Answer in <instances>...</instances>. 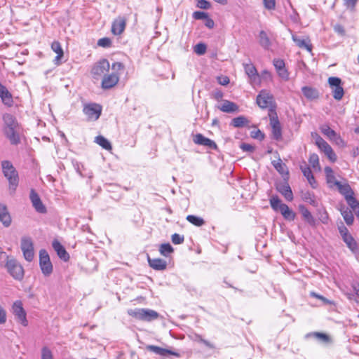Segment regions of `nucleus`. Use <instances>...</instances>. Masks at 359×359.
<instances>
[{
  "mask_svg": "<svg viewBox=\"0 0 359 359\" xmlns=\"http://www.w3.org/2000/svg\"><path fill=\"white\" fill-rule=\"evenodd\" d=\"M355 203H350L348 205L351 208L352 210L355 212L356 217L359 219V201L355 199Z\"/></svg>",
  "mask_w": 359,
  "mask_h": 359,
  "instance_id": "obj_55",
  "label": "nucleus"
},
{
  "mask_svg": "<svg viewBox=\"0 0 359 359\" xmlns=\"http://www.w3.org/2000/svg\"><path fill=\"white\" fill-rule=\"evenodd\" d=\"M338 229L342 238L350 235L348 229L344 225L343 223H341V225L338 226Z\"/></svg>",
  "mask_w": 359,
  "mask_h": 359,
  "instance_id": "obj_58",
  "label": "nucleus"
},
{
  "mask_svg": "<svg viewBox=\"0 0 359 359\" xmlns=\"http://www.w3.org/2000/svg\"><path fill=\"white\" fill-rule=\"evenodd\" d=\"M128 313L137 320L150 322L157 319L159 314L149 309H130Z\"/></svg>",
  "mask_w": 359,
  "mask_h": 359,
  "instance_id": "obj_2",
  "label": "nucleus"
},
{
  "mask_svg": "<svg viewBox=\"0 0 359 359\" xmlns=\"http://www.w3.org/2000/svg\"><path fill=\"white\" fill-rule=\"evenodd\" d=\"M51 48L55 53H57L55 60L56 61V63H57V61L63 57V50L58 41H53L51 44Z\"/></svg>",
  "mask_w": 359,
  "mask_h": 359,
  "instance_id": "obj_39",
  "label": "nucleus"
},
{
  "mask_svg": "<svg viewBox=\"0 0 359 359\" xmlns=\"http://www.w3.org/2000/svg\"><path fill=\"white\" fill-rule=\"evenodd\" d=\"M309 162L313 168L319 167V158L316 154H312L309 156Z\"/></svg>",
  "mask_w": 359,
  "mask_h": 359,
  "instance_id": "obj_50",
  "label": "nucleus"
},
{
  "mask_svg": "<svg viewBox=\"0 0 359 359\" xmlns=\"http://www.w3.org/2000/svg\"><path fill=\"white\" fill-rule=\"evenodd\" d=\"M250 135L254 139L262 140L264 138V134L260 130H252Z\"/></svg>",
  "mask_w": 359,
  "mask_h": 359,
  "instance_id": "obj_54",
  "label": "nucleus"
},
{
  "mask_svg": "<svg viewBox=\"0 0 359 359\" xmlns=\"http://www.w3.org/2000/svg\"><path fill=\"white\" fill-rule=\"evenodd\" d=\"M3 121L4 123V129H8L9 128H18V122L15 118L11 114H5L3 116Z\"/></svg>",
  "mask_w": 359,
  "mask_h": 359,
  "instance_id": "obj_30",
  "label": "nucleus"
},
{
  "mask_svg": "<svg viewBox=\"0 0 359 359\" xmlns=\"http://www.w3.org/2000/svg\"><path fill=\"white\" fill-rule=\"evenodd\" d=\"M126 26V19L123 17L116 18L111 25V32L114 35H120L125 30Z\"/></svg>",
  "mask_w": 359,
  "mask_h": 359,
  "instance_id": "obj_15",
  "label": "nucleus"
},
{
  "mask_svg": "<svg viewBox=\"0 0 359 359\" xmlns=\"http://www.w3.org/2000/svg\"><path fill=\"white\" fill-rule=\"evenodd\" d=\"M334 185L337 186L339 192L343 195L347 202V203H355L354 192L351 189V186L348 183H344L335 180L334 182Z\"/></svg>",
  "mask_w": 359,
  "mask_h": 359,
  "instance_id": "obj_7",
  "label": "nucleus"
},
{
  "mask_svg": "<svg viewBox=\"0 0 359 359\" xmlns=\"http://www.w3.org/2000/svg\"><path fill=\"white\" fill-rule=\"evenodd\" d=\"M4 266L14 279L21 280L23 278L25 273L23 267L17 260L14 259H8Z\"/></svg>",
  "mask_w": 359,
  "mask_h": 359,
  "instance_id": "obj_3",
  "label": "nucleus"
},
{
  "mask_svg": "<svg viewBox=\"0 0 359 359\" xmlns=\"http://www.w3.org/2000/svg\"><path fill=\"white\" fill-rule=\"evenodd\" d=\"M148 262L149 266L155 270H164L166 269L167 262L162 259H151L148 257Z\"/></svg>",
  "mask_w": 359,
  "mask_h": 359,
  "instance_id": "obj_26",
  "label": "nucleus"
},
{
  "mask_svg": "<svg viewBox=\"0 0 359 359\" xmlns=\"http://www.w3.org/2000/svg\"><path fill=\"white\" fill-rule=\"evenodd\" d=\"M272 165L275 168V169L283 177L288 176L289 171L287 168L285 163H283L280 158H278V161H273Z\"/></svg>",
  "mask_w": 359,
  "mask_h": 359,
  "instance_id": "obj_29",
  "label": "nucleus"
},
{
  "mask_svg": "<svg viewBox=\"0 0 359 359\" xmlns=\"http://www.w3.org/2000/svg\"><path fill=\"white\" fill-rule=\"evenodd\" d=\"M206 49L207 46L203 43H198L194 48V52L198 55H204L206 52Z\"/></svg>",
  "mask_w": 359,
  "mask_h": 359,
  "instance_id": "obj_46",
  "label": "nucleus"
},
{
  "mask_svg": "<svg viewBox=\"0 0 359 359\" xmlns=\"http://www.w3.org/2000/svg\"><path fill=\"white\" fill-rule=\"evenodd\" d=\"M171 240L174 244L179 245L184 242V236L175 233L172 235Z\"/></svg>",
  "mask_w": 359,
  "mask_h": 359,
  "instance_id": "obj_53",
  "label": "nucleus"
},
{
  "mask_svg": "<svg viewBox=\"0 0 359 359\" xmlns=\"http://www.w3.org/2000/svg\"><path fill=\"white\" fill-rule=\"evenodd\" d=\"M264 7L268 10H273L275 8V0H263Z\"/></svg>",
  "mask_w": 359,
  "mask_h": 359,
  "instance_id": "obj_62",
  "label": "nucleus"
},
{
  "mask_svg": "<svg viewBox=\"0 0 359 359\" xmlns=\"http://www.w3.org/2000/svg\"><path fill=\"white\" fill-rule=\"evenodd\" d=\"M313 335L318 339L321 340L322 341L327 343L330 341V337L328 335L324 333L320 332H314Z\"/></svg>",
  "mask_w": 359,
  "mask_h": 359,
  "instance_id": "obj_60",
  "label": "nucleus"
},
{
  "mask_svg": "<svg viewBox=\"0 0 359 359\" xmlns=\"http://www.w3.org/2000/svg\"><path fill=\"white\" fill-rule=\"evenodd\" d=\"M259 43L264 49H269L271 43L266 32L262 30L259 33Z\"/></svg>",
  "mask_w": 359,
  "mask_h": 359,
  "instance_id": "obj_36",
  "label": "nucleus"
},
{
  "mask_svg": "<svg viewBox=\"0 0 359 359\" xmlns=\"http://www.w3.org/2000/svg\"><path fill=\"white\" fill-rule=\"evenodd\" d=\"M193 17L196 20H205L208 17V15L203 11H195L193 13Z\"/></svg>",
  "mask_w": 359,
  "mask_h": 359,
  "instance_id": "obj_59",
  "label": "nucleus"
},
{
  "mask_svg": "<svg viewBox=\"0 0 359 359\" xmlns=\"http://www.w3.org/2000/svg\"><path fill=\"white\" fill-rule=\"evenodd\" d=\"M273 102V95L266 90H261L257 96V103L262 109L271 107Z\"/></svg>",
  "mask_w": 359,
  "mask_h": 359,
  "instance_id": "obj_11",
  "label": "nucleus"
},
{
  "mask_svg": "<svg viewBox=\"0 0 359 359\" xmlns=\"http://www.w3.org/2000/svg\"><path fill=\"white\" fill-rule=\"evenodd\" d=\"M240 147L244 151L252 152L255 150V147L247 143H242Z\"/></svg>",
  "mask_w": 359,
  "mask_h": 359,
  "instance_id": "obj_64",
  "label": "nucleus"
},
{
  "mask_svg": "<svg viewBox=\"0 0 359 359\" xmlns=\"http://www.w3.org/2000/svg\"><path fill=\"white\" fill-rule=\"evenodd\" d=\"M0 222L4 226L8 227L11 224V217L7 210V207L0 203Z\"/></svg>",
  "mask_w": 359,
  "mask_h": 359,
  "instance_id": "obj_24",
  "label": "nucleus"
},
{
  "mask_svg": "<svg viewBox=\"0 0 359 359\" xmlns=\"http://www.w3.org/2000/svg\"><path fill=\"white\" fill-rule=\"evenodd\" d=\"M0 97L4 104L8 107L12 106L13 102L12 95L6 88V86L1 83H0Z\"/></svg>",
  "mask_w": 359,
  "mask_h": 359,
  "instance_id": "obj_22",
  "label": "nucleus"
},
{
  "mask_svg": "<svg viewBox=\"0 0 359 359\" xmlns=\"http://www.w3.org/2000/svg\"><path fill=\"white\" fill-rule=\"evenodd\" d=\"M283 203L281 202V201L280 200V198H278V196H272L270 198V205H271V207L273 208V210L275 211H278L279 209H280V207L283 205Z\"/></svg>",
  "mask_w": 359,
  "mask_h": 359,
  "instance_id": "obj_42",
  "label": "nucleus"
},
{
  "mask_svg": "<svg viewBox=\"0 0 359 359\" xmlns=\"http://www.w3.org/2000/svg\"><path fill=\"white\" fill-rule=\"evenodd\" d=\"M1 168L5 177L8 180L9 189L14 192L18 185V172L9 161H3Z\"/></svg>",
  "mask_w": 359,
  "mask_h": 359,
  "instance_id": "obj_1",
  "label": "nucleus"
},
{
  "mask_svg": "<svg viewBox=\"0 0 359 359\" xmlns=\"http://www.w3.org/2000/svg\"><path fill=\"white\" fill-rule=\"evenodd\" d=\"M269 117L273 138L276 140H278L282 137L281 126L278 119L277 114L275 110L272 108L269 109Z\"/></svg>",
  "mask_w": 359,
  "mask_h": 359,
  "instance_id": "obj_8",
  "label": "nucleus"
},
{
  "mask_svg": "<svg viewBox=\"0 0 359 359\" xmlns=\"http://www.w3.org/2000/svg\"><path fill=\"white\" fill-rule=\"evenodd\" d=\"M292 39L294 42L301 48H305L308 51L311 52L312 46L309 39H301L296 35H292Z\"/></svg>",
  "mask_w": 359,
  "mask_h": 359,
  "instance_id": "obj_27",
  "label": "nucleus"
},
{
  "mask_svg": "<svg viewBox=\"0 0 359 359\" xmlns=\"http://www.w3.org/2000/svg\"><path fill=\"white\" fill-rule=\"evenodd\" d=\"M341 214L347 225H351L354 221V217L352 210L346 207H342L340 209Z\"/></svg>",
  "mask_w": 359,
  "mask_h": 359,
  "instance_id": "obj_34",
  "label": "nucleus"
},
{
  "mask_svg": "<svg viewBox=\"0 0 359 359\" xmlns=\"http://www.w3.org/2000/svg\"><path fill=\"white\" fill-rule=\"evenodd\" d=\"M160 253L163 256H168V254L173 252V248L170 243H163L160 245Z\"/></svg>",
  "mask_w": 359,
  "mask_h": 359,
  "instance_id": "obj_45",
  "label": "nucleus"
},
{
  "mask_svg": "<svg viewBox=\"0 0 359 359\" xmlns=\"http://www.w3.org/2000/svg\"><path fill=\"white\" fill-rule=\"evenodd\" d=\"M97 45L103 48H109L111 45V41L109 38L104 37L97 41Z\"/></svg>",
  "mask_w": 359,
  "mask_h": 359,
  "instance_id": "obj_51",
  "label": "nucleus"
},
{
  "mask_svg": "<svg viewBox=\"0 0 359 359\" xmlns=\"http://www.w3.org/2000/svg\"><path fill=\"white\" fill-rule=\"evenodd\" d=\"M273 65L277 71L280 70L285 67V62L283 60L276 59L273 60Z\"/></svg>",
  "mask_w": 359,
  "mask_h": 359,
  "instance_id": "obj_61",
  "label": "nucleus"
},
{
  "mask_svg": "<svg viewBox=\"0 0 359 359\" xmlns=\"http://www.w3.org/2000/svg\"><path fill=\"white\" fill-rule=\"evenodd\" d=\"M283 217L287 220H294L295 217V213L288 207L286 204H283L278 210Z\"/></svg>",
  "mask_w": 359,
  "mask_h": 359,
  "instance_id": "obj_31",
  "label": "nucleus"
},
{
  "mask_svg": "<svg viewBox=\"0 0 359 359\" xmlns=\"http://www.w3.org/2000/svg\"><path fill=\"white\" fill-rule=\"evenodd\" d=\"M53 248L57 252L58 257L61 259L64 260L65 262H67L69 259V255L59 241H54L53 242Z\"/></svg>",
  "mask_w": 359,
  "mask_h": 359,
  "instance_id": "obj_23",
  "label": "nucleus"
},
{
  "mask_svg": "<svg viewBox=\"0 0 359 359\" xmlns=\"http://www.w3.org/2000/svg\"><path fill=\"white\" fill-rule=\"evenodd\" d=\"M314 137L316 140V144L322 151L330 146V144L317 133L315 134Z\"/></svg>",
  "mask_w": 359,
  "mask_h": 359,
  "instance_id": "obj_43",
  "label": "nucleus"
},
{
  "mask_svg": "<svg viewBox=\"0 0 359 359\" xmlns=\"http://www.w3.org/2000/svg\"><path fill=\"white\" fill-rule=\"evenodd\" d=\"M302 91L303 95L309 100H314L318 97L319 93L318 91L311 87L304 86L302 88Z\"/></svg>",
  "mask_w": 359,
  "mask_h": 359,
  "instance_id": "obj_35",
  "label": "nucleus"
},
{
  "mask_svg": "<svg viewBox=\"0 0 359 359\" xmlns=\"http://www.w3.org/2000/svg\"><path fill=\"white\" fill-rule=\"evenodd\" d=\"M95 142L106 150H111L112 149L111 143L102 135L97 136Z\"/></svg>",
  "mask_w": 359,
  "mask_h": 359,
  "instance_id": "obj_40",
  "label": "nucleus"
},
{
  "mask_svg": "<svg viewBox=\"0 0 359 359\" xmlns=\"http://www.w3.org/2000/svg\"><path fill=\"white\" fill-rule=\"evenodd\" d=\"M249 121L243 116H240L232 119L231 125L235 128H241L248 124Z\"/></svg>",
  "mask_w": 359,
  "mask_h": 359,
  "instance_id": "obj_38",
  "label": "nucleus"
},
{
  "mask_svg": "<svg viewBox=\"0 0 359 359\" xmlns=\"http://www.w3.org/2000/svg\"><path fill=\"white\" fill-rule=\"evenodd\" d=\"M302 172L304 177H306L308 180H313L314 181V177L312 174V172L309 167L308 166H301Z\"/></svg>",
  "mask_w": 359,
  "mask_h": 359,
  "instance_id": "obj_49",
  "label": "nucleus"
},
{
  "mask_svg": "<svg viewBox=\"0 0 359 359\" xmlns=\"http://www.w3.org/2000/svg\"><path fill=\"white\" fill-rule=\"evenodd\" d=\"M323 151L332 162H335L337 161V155L332 149V147H330V145Z\"/></svg>",
  "mask_w": 359,
  "mask_h": 359,
  "instance_id": "obj_47",
  "label": "nucleus"
},
{
  "mask_svg": "<svg viewBox=\"0 0 359 359\" xmlns=\"http://www.w3.org/2000/svg\"><path fill=\"white\" fill-rule=\"evenodd\" d=\"M219 109L223 112L233 113L238 110V107L233 102L224 100L223 104L219 107Z\"/></svg>",
  "mask_w": 359,
  "mask_h": 359,
  "instance_id": "obj_28",
  "label": "nucleus"
},
{
  "mask_svg": "<svg viewBox=\"0 0 359 359\" xmlns=\"http://www.w3.org/2000/svg\"><path fill=\"white\" fill-rule=\"evenodd\" d=\"M4 133L6 137L9 140L11 144L16 145L20 143V139L17 131V128L4 129Z\"/></svg>",
  "mask_w": 359,
  "mask_h": 359,
  "instance_id": "obj_21",
  "label": "nucleus"
},
{
  "mask_svg": "<svg viewBox=\"0 0 359 359\" xmlns=\"http://www.w3.org/2000/svg\"><path fill=\"white\" fill-rule=\"evenodd\" d=\"M146 348L151 352L155 353L156 354L165 356L167 355H172L177 357H180V354L177 352L172 351L171 350H168L166 348H163L154 345H148Z\"/></svg>",
  "mask_w": 359,
  "mask_h": 359,
  "instance_id": "obj_20",
  "label": "nucleus"
},
{
  "mask_svg": "<svg viewBox=\"0 0 359 359\" xmlns=\"http://www.w3.org/2000/svg\"><path fill=\"white\" fill-rule=\"evenodd\" d=\"M283 217L287 220H294L295 217V213L288 207L286 204H283L278 210Z\"/></svg>",
  "mask_w": 359,
  "mask_h": 359,
  "instance_id": "obj_32",
  "label": "nucleus"
},
{
  "mask_svg": "<svg viewBox=\"0 0 359 359\" xmlns=\"http://www.w3.org/2000/svg\"><path fill=\"white\" fill-rule=\"evenodd\" d=\"M328 83L332 89L333 97L337 100H341L344 94L341 79L333 76L330 77L328 79Z\"/></svg>",
  "mask_w": 359,
  "mask_h": 359,
  "instance_id": "obj_5",
  "label": "nucleus"
},
{
  "mask_svg": "<svg viewBox=\"0 0 359 359\" xmlns=\"http://www.w3.org/2000/svg\"><path fill=\"white\" fill-rule=\"evenodd\" d=\"M29 198L32 202V204L36 212L39 213H46V208L45 205L43 204L39 194L35 191L34 189H31Z\"/></svg>",
  "mask_w": 359,
  "mask_h": 359,
  "instance_id": "obj_14",
  "label": "nucleus"
},
{
  "mask_svg": "<svg viewBox=\"0 0 359 359\" xmlns=\"http://www.w3.org/2000/svg\"><path fill=\"white\" fill-rule=\"evenodd\" d=\"M7 321V312L4 306L0 304V325H4Z\"/></svg>",
  "mask_w": 359,
  "mask_h": 359,
  "instance_id": "obj_52",
  "label": "nucleus"
},
{
  "mask_svg": "<svg viewBox=\"0 0 359 359\" xmlns=\"http://www.w3.org/2000/svg\"><path fill=\"white\" fill-rule=\"evenodd\" d=\"M41 359H54L53 353L48 347L43 346L41 348Z\"/></svg>",
  "mask_w": 359,
  "mask_h": 359,
  "instance_id": "obj_48",
  "label": "nucleus"
},
{
  "mask_svg": "<svg viewBox=\"0 0 359 359\" xmlns=\"http://www.w3.org/2000/svg\"><path fill=\"white\" fill-rule=\"evenodd\" d=\"M187 219L190 223H191L192 224L197 226H201L203 225L205 223L204 220L201 217H197L195 215H188L187 217Z\"/></svg>",
  "mask_w": 359,
  "mask_h": 359,
  "instance_id": "obj_44",
  "label": "nucleus"
},
{
  "mask_svg": "<svg viewBox=\"0 0 359 359\" xmlns=\"http://www.w3.org/2000/svg\"><path fill=\"white\" fill-rule=\"evenodd\" d=\"M110 65L107 60L103 59L97 62L92 68L91 73L95 78L104 75L109 69Z\"/></svg>",
  "mask_w": 359,
  "mask_h": 359,
  "instance_id": "obj_12",
  "label": "nucleus"
},
{
  "mask_svg": "<svg viewBox=\"0 0 359 359\" xmlns=\"http://www.w3.org/2000/svg\"><path fill=\"white\" fill-rule=\"evenodd\" d=\"M102 112V107L95 103H91L85 105L83 113L87 116L88 118L91 121H96L99 118Z\"/></svg>",
  "mask_w": 359,
  "mask_h": 359,
  "instance_id": "obj_10",
  "label": "nucleus"
},
{
  "mask_svg": "<svg viewBox=\"0 0 359 359\" xmlns=\"http://www.w3.org/2000/svg\"><path fill=\"white\" fill-rule=\"evenodd\" d=\"M197 7L202 9H209L210 8V3L206 0H197Z\"/></svg>",
  "mask_w": 359,
  "mask_h": 359,
  "instance_id": "obj_56",
  "label": "nucleus"
},
{
  "mask_svg": "<svg viewBox=\"0 0 359 359\" xmlns=\"http://www.w3.org/2000/svg\"><path fill=\"white\" fill-rule=\"evenodd\" d=\"M299 210L301 212L304 221H306L311 226H313L316 225L315 218L313 217L310 211L304 205H299Z\"/></svg>",
  "mask_w": 359,
  "mask_h": 359,
  "instance_id": "obj_25",
  "label": "nucleus"
},
{
  "mask_svg": "<svg viewBox=\"0 0 359 359\" xmlns=\"http://www.w3.org/2000/svg\"><path fill=\"white\" fill-rule=\"evenodd\" d=\"M344 242L346 244L348 248L352 251L355 252L357 250V243L353 237L350 234L347 237L342 238Z\"/></svg>",
  "mask_w": 359,
  "mask_h": 359,
  "instance_id": "obj_41",
  "label": "nucleus"
},
{
  "mask_svg": "<svg viewBox=\"0 0 359 359\" xmlns=\"http://www.w3.org/2000/svg\"><path fill=\"white\" fill-rule=\"evenodd\" d=\"M321 133L327 137L330 140L333 141L337 145H344V142L342 138L334 130L330 128L328 125H323L320 127Z\"/></svg>",
  "mask_w": 359,
  "mask_h": 359,
  "instance_id": "obj_13",
  "label": "nucleus"
},
{
  "mask_svg": "<svg viewBox=\"0 0 359 359\" xmlns=\"http://www.w3.org/2000/svg\"><path fill=\"white\" fill-rule=\"evenodd\" d=\"M39 265L43 274L45 276H50L53 272V265L48 253L46 250H41L39 252Z\"/></svg>",
  "mask_w": 359,
  "mask_h": 359,
  "instance_id": "obj_4",
  "label": "nucleus"
},
{
  "mask_svg": "<svg viewBox=\"0 0 359 359\" xmlns=\"http://www.w3.org/2000/svg\"><path fill=\"white\" fill-rule=\"evenodd\" d=\"M310 295L311 297H316L318 299H320L324 304H330L331 302L330 301H329L327 299H326L325 297H324L323 296L320 295V294H318L314 292H311L310 293Z\"/></svg>",
  "mask_w": 359,
  "mask_h": 359,
  "instance_id": "obj_63",
  "label": "nucleus"
},
{
  "mask_svg": "<svg viewBox=\"0 0 359 359\" xmlns=\"http://www.w3.org/2000/svg\"><path fill=\"white\" fill-rule=\"evenodd\" d=\"M21 250L25 259L28 262L32 261L34 255V245L30 238L24 237L22 238Z\"/></svg>",
  "mask_w": 359,
  "mask_h": 359,
  "instance_id": "obj_9",
  "label": "nucleus"
},
{
  "mask_svg": "<svg viewBox=\"0 0 359 359\" xmlns=\"http://www.w3.org/2000/svg\"><path fill=\"white\" fill-rule=\"evenodd\" d=\"M196 340L198 342L203 343L204 345H205L206 346H208L210 348H215L214 344H212L210 341L203 339L202 337L199 334L196 335Z\"/></svg>",
  "mask_w": 359,
  "mask_h": 359,
  "instance_id": "obj_57",
  "label": "nucleus"
},
{
  "mask_svg": "<svg viewBox=\"0 0 359 359\" xmlns=\"http://www.w3.org/2000/svg\"><path fill=\"white\" fill-rule=\"evenodd\" d=\"M302 200L314 207L318 206V203L316 201L315 196L313 193L309 191H303L301 193Z\"/></svg>",
  "mask_w": 359,
  "mask_h": 359,
  "instance_id": "obj_37",
  "label": "nucleus"
},
{
  "mask_svg": "<svg viewBox=\"0 0 359 359\" xmlns=\"http://www.w3.org/2000/svg\"><path fill=\"white\" fill-rule=\"evenodd\" d=\"M12 311L15 317V319L20 323L23 326L26 327L28 325L27 320V313L25 311L22 303L20 300L15 301L12 306Z\"/></svg>",
  "mask_w": 359,
  "mask_h": 359,
  "instance_id": "obj_6",
  "label": "nucleus"
},
{
  "mask_svg": "<svg viewBox=\"0 0 359 359\" xmlns=\"http://www.w3.org/2000/svg\"><path fill=\"white\" fill-rule=\"evenodd\" d=\"M283 217L287 220H294L295 217V213L288 207L286 204H283L278 210Z\"/></svg>",
  "mask_w": 359,
  "mask_h": 359,
  "instance_id": "obj_33",
  "label": "nucleus"
},
{
  "mask_svg": "<svg viewBox=\"0 0 359 359\" xmlns=\"http://www.w3.org/2000/svg\"><path fill=\"white\" fill-rule=\"evenodd\" d=\"M276 189L287 201H292L293 200L292 189L286 181L277 184Z\"/></svg>",
  "mask_w": 359,
  "mask_h": 359,
  "instance_id": "obj_17",
  "label": "nucleus"
},
{
  "mask_svg": "<svg viewBox=\"0 0 359 359\" xmlns=\"http://www.w3.org/2000/svg\"><path fill=\"white\" fill-rule=\"evenodd\" d=\"M245 72L250 78L252 84H259L260 77L255 67L252 64L244 65Z\"/></svg>",
  "mask_w": 359,
  "mask_h": 359,
  "instance_id": "obj_16",
  "label": "nucleus"
},
{
  "mask_svg": "<svg viewBox=\"0 0 359 359\" xmlns=\"http://www.w3.org/2000/svg\"><path fill=\"white\" fill-rule=\"evenodd\" d=\"M193 140L196 144L206 146L212 149H217L216 143L210 139L204 137L202 134H196Z\"/></svg>",
  "mask_w": 359,
  "mask_h": 359,
  "instance_id": "obj_18",
  "label": "nucleus"
},
{
  "mask_svg": "<svg viewBox=\"0 0 359 359\" xmlns=\"http://www.w3.org/2000/svg\"><path fill=\"white\" fill-rule=\"evenodd\" d=\"M119 77L116 73L104 76L102 81V87L104 89H109L113 88L118 82Z\"/></svg>",
  "mask_w": 359,
  "mask_h": 359,
  "instance_id": "obj_19",
  "label": "nucleus"
}]
</instances>
